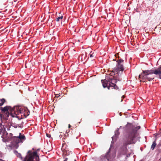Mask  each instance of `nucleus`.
Listing matches in <instances>:
<instances>
[{
	"instance_id": "obj_21",
	"label": "nucleus",
	"mask_w": 161,
	"mask_h": 161,
	"mask_svg": "<svg viewBox=\"0 0 161 161\" xmlns=\"http://www.w3.org/2000/svg\"><path fill=\"white\" fill-rule=\"evenodd\" d=\"M68 126H69V128H70V127H71V125L69 124Z\"/></svg>"
},
{
	"instance_id": "obj_2",
	"label": "nucleus",
	"mask_w": 161,
	"mask_h": 161,
	"mask_svg": "<svg viewBox=\"0 0 161 161\" xmlns=\"http://www.w3.org/2000/svg\"><path fill=\"white\" fill-rule=\"evenodd\" d=\"M117 64L116 67L114 68V70L111 72L110 75L107 76L105 80H101L103 86L104 88L107 87L108 89H110V87H112V89H118L119 87L115 84L117 83L116 79L114 78L113 75H115L114 74H117L119 71H123L124 70L123 62L124 60L120 58L117 61Z\"/></svg>"
},
{
	"instance_id": "obj_18",
	"label": "nucleus",
	"mask_w": 161,
	"mask_h": 161,
	"mask_svg": "<svg viewBox=\"0 0 161 161\" xmlns=\"http://www.w3.org/2000/svg\"><path fill=\"white\" fill-rule=\"evenodd\" d=\"M85 57V56L83 54L81 56V61H84V60H83V58H84Z\"/></svg>"
},
{
	"instance_id": "obj_17",
	"label": "nucleus",
	"mask_w": 161,
	"mask_h": 161,
	"mask_svg": "<svg viewBox=\"0 0 161 161\" xmlns=\"http://www.w3.org/2000/svg\"><path fill=\"white\" fill-rule=\"evenodd\" d=\"M66 145L64 144H63V146H62V149H64V150H65L66 151H67V150L66 149H66V148L64 147H66Z\"/></svg>"
},
{
	"instance_id": "obj_9",
	"label": "nucleus",
	"mask_w": 161,
	"mask_h": 161,
	"mask_svg": "<svg viewBox=\"0 0 161 161\" xmlns=\"http://www.w3.org/2000/svg\"><path fill=\"white\" fill-rule=\"evenodd\" d=\"M12 140L14 142H15V145L14 146L15 148L17 149L19 147V145L18 144L20 142V141L18 137V136H14L12 137Z\"/></svg>"
},
{
	"instance_id": "obj_8",
	"label": "nucleus",
	"mask_w": 161,
	"mask_h": 161,
	"mask_svg": "<svg viewBox=\"0 0 161 161\" xmlns=\"http://www.w3.org/2000/svg\"><path fill=\"white\" fill-rule=\"evenodd\" d=\"M145 70H142V72L141 74L139 76V78L142 79L145 81H147V80L149 81H151L152 80L154 79V78L149 77H148V75H147V76H145V73L143 72V71Z\"/></svg>"
},
{
	"instance_id": "obj_27",
	"label": "nucleus",
	"mask_w": 161,
	"mask_h": 161,
	"mask_svg": "<svg viewBox=\"0 0 161 161\" xmlns=\"http://www.w3.org/2000/svg\"><path fill=\"white\" fill-rule=\"evenodd\" d=\"M119 114H120V115H121V113H120Z\"/></svg>"
},
{
	"instance_id": "obj_7",
	"label": "nucleus",
	"mask_w": 161,
	"mask_h": 161,
	"mask_svg": "<svg viewBox=\"0 0 161 161\" xmlns=\"http://www.w3.org/2000/svg\"><path fill=\"white\" fill-rule=\"evenodd\" d=\"M12 109H14V108H11L10 106H6L1 108V111L5 114V116L6 117H8L9 115H11Z\"/></svg>"
},
{
	"instance_id": "obj_12",
	"label": "nucleus",
	"mask_w": 161,
	"mask_h": 161,
	"mask_svg": "<svg viewBox=\"0 0 161 161\" xmlns=\"http://www.w3.org/2000/svg\"><path fill=\"white\" fill-rule=\"evenodd\" d=\"M4 126L0 123V134H2L4 131Z\"/></svg>"
},
{
	"instance_id": "obj_22",
	"label": "nucleus",
	"mask_w": 161,
	"mask_h": 161,
	"mask_svg": "<svg viewBox=\"0 0 161 161\" xmlns=\"http://www.w3.org/2000/svg\"><path fill=\"white\" fill-rule=\"evenodd\" d=\"M67 159V158H66L65 159L64 161H66Z\"/></svg>"
},
{
	"instance_id": "obj_28",
	"label": "nucleus",
	"mask_w": 161,
	"mask_h": 161,
	"mask_svg": "<svg viewBox=\"0 0 161 161\" xmlns=\"http://www.w3.org/2000/svg\"><path fill=\"white\" fill-rule=\"evenodd\" d=\"M119 114H120V115H121V113H120Z\"/></svg>"
},
{
	"instance_id": "obj_16",
	"label": "nucleus",
	"mask_w": 161,
	"mask_h": 161,
	"mask_svg": "<svg viewBox=\"0 0 161 161\" xmlns=\"http://www.w3.org/2000/svg\"><path fill=\"white\" fill-rule=\"evenodd\" d=\"M119 129H118L115 131V135L116 136H118L119 134Z\"/></svg>"
},
{
	"instance_id": "obj_1",
	"label": "nucleus",
	"mask_w": 161,
	"mask_h": 161,
	"mask_svg": "<svg viewBox=\"0 0 161 161\" xmlns=\"http://www.w3.org/2000/svg\"><path fill=\"white\" fill-rule=\"evenodd\" d=\"M140 126H135L132 124L128 122L125 127V132L124 140V142L119 152L120 155H126L127 154V146L128 145L134 144L138 130L140 129Z\"/></svg>"
},
{
	"instance_id": "obj_4",
	"label": "nucleus",
	"mask_w": 161,
	"mask_h": 161,
	"mask_svg": "<svg viewBox=\"0 0 161 161\" xmlns=\"http://www.w3.org/2000/svg\"><path fill=\"white\" fill-rule=\"evenodd\" d=\"M143 72L145 73V76H147V75H151L154 74L158 76V78L161 79V65L156 69L153 70H145Z\"/></svg>"
},
{
	"instance_id": "obj_3",
	"label": "nucleus",
	"mask_w": 161,
	"mask_h": 161,
	"mask_svg": "<svg viewBox=\"0 0 161 161\" xmlns=\"http://www.w3.org/2000/svg\"><path fill=\"white\" fill-rule=\"evenodd\" d=\"M26 109V108L19 106L14 107V109H12L11 116L13 117H17L18 115L20 114H21V117L23 118V115Z\"/></svg>"
},
{
	"instance_id": "obj_25",
	"label": "nucleus",
	"mask_w": 161,
	"mask_h": 161,
	"mask_svg": "<svg viewBox=\"0 0 161 161\" xmlns=\"http://www.w3.org/2000/svg\"><path fill=\"white\" fill-rule=\"evenodd\" d=\"M47 136L49 137V136H48L47 134Z\"/></svg>"
},
{
	"instance_id": "obj_10",
	"label": "nucleus",
	"mask_w": 161,
	"mask_h": 161,
	"mask_svg": "<svg viewBox=\"0 0 161 161\" xmlns=\"http://www.w3.org/2000/svg\"><path fill=\"white\" fill-rule=\"evenodd\" d=\"M18 137L20 141V142H22L23 141L25 140V137L24 135H21V134L20 133H19V136H18Z\"/></svg>"
},
{
	"instance_id": "obj_13",
	"label": "nucleus",
	"mask_w": 161,
	"mask_h": 161,
	"mask_svg": "<svg viewBox=\"0 0 161 161\" xmlns=\"http://www.w3.org/2000/svg\"><path fill=\"white\" fill-rule=\"evenodd\" d=\"M156 145V140H155V141H154L153 142V144L151 146V148L152 149V150H153L154 149Z\"/></svg>"
},
{
	"instance_id": "obj_15",
	"label": "nucleus",
	"mask_w": 161,
	"mask_h": 161,
	"mask_svg": "<svg viewBox=\"0 0 161 161\" xmlns=\"http://www.w3.org/2000/svg\"><path fill=\"white\" fill-rule=\"evenodd\" d=\"M63 15H61V16H59L56 19V21L57 22H59L60 20H62V19H63Z\"/></svg>"
},
{
	"instance_id": "obj_26",
	"label": "nucleus",
	"mask_w": 161,
	"mask_h": 161,
	"mask_svg": "<svg viewBox=\"0 0 161 161\" xmlns=\"http://www.w3.org/2000/svg\"><path fill=\"white\" fill-rule=\"evenodd\" d=\"M119 114H120V115H121V113H120Z\"/></svg>"
},
{
	"instance_id": "obj_19",
	"label": "nucleus",
	"mask_w": 161,
	"mask_h": 161,
	"mask_svg": "<svg viewBox=\"0 0 161 161\" xmlns=\"http://www.w3.org/2000/svg\"><path fill=\"white\" fill-rule=\"evenodd\" d=\"M94 56V55L93 53L92 54H90V58H92Z\"/></svg>"
},
{
	"instance_id": "obj_14",
	"label": "nucleus",
	"mask_w": 161,
	"mask_h": 161,
	"mask_svg": "<svg viewBox=\"0 0 161 161\" xmlns=\"http://www.w3.org/2000/svg\"><path fill=\"white\" fill-rule=\"evenodd\" d=\"M5 102V99L2 98V99H0V106L3 105Z\"/></svg>"
},
{
	"instance_id": "obj_23",
	"label": "nucleus",
	"mask_w": 161,
	"mask_h": 161,
	"mask_svg": "<svg viewBox=\"0 0 161 161\" xmlns=\"http://www.w3.org/2000/svg\"><path fill=\"white\" fill-rule=\"evenodd\" d=\"M149 75H148V77H150V76H149ZM151 77V78H154V77Z\"/></svg>"
},
{
	"instance_id": "obj_5",
	"label": "nucleus",
	"mask_w": 161,
	"mask_h": 161,
	"mask_svg": "<svg viewBox=\"0 0 161 161\" xmlns=\"http://www.w3.org/2000/svg\"><path fill=\"white\" fill-rule=\"evenodd\" d=\"M110 153L109 150L105 155H101L100 157V161H112L114 156L111 155Z\"/></svg>"
},
{
	"instance_id": "obj_20",
	"label": "nucleus",
	"mask_w": 161,
	"mask_h": 161,
	"mask_svg": "<svg viewBox=\"0 0 161 161\" xmlns=\"http://www.w3.org/2000/svg\"><path fill=\"white\" fill-rule=\"evenodd\" d=\"M60 96V95H58V94H57L56 95V97H57L58 98L59 96Z\"/></svg>"
},
{
	"instance_id": "obj_24",
	"label": "nucleus",
	"mask_w": 161,
	"mask_h": 161,
	"mask_svg": "<svg viewBox=\"0 0 161 161\" xmlns=\"http://www.w3.org/2000/svg\"><path fill=\"white\" fill-rule=\"evenodd\" d=\"M10 136H12L13 135L12 133H10Z\"/></svg>"
},
{
	"instance_id": "obj_11",
	"label": "nucleus",
	"mask_w": 161,
	"mask_h": 161,
	"mask_svg": "<svg viewBox=\"0 0 161 161\" xmlns=\"http://www.w3.org/2000/svg\"><path fill=\"white\" fill-rule=\"evenodd\" d=\"M30 112L29 110H28L27 109H26V110L24 113V114L23 116H24L22 118H24V117H26L28 115H29L30 114Z\"/></svg>"
},
{
	"instance_id": "obj_6",
	"label": "nucleus",
	"mask_w": 161,
	"mask_h": 161,
	"mask_svg": "<svg viewBox=\"0 0 161 161\" xmlns=\"http://www.w3.org/2000/svg\"><path fill=\"white\" fill-rule=\"evenodd\" d=\"M28 153L29 154L28 155H26L24 161H33V159L34 157L37 158L38 156L36 152H34L31 153V151H29Z\"/></svg>"
}]
</instances>
